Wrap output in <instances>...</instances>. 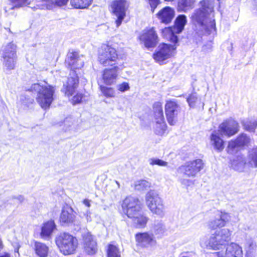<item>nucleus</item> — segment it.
Returning <instances> with one entry per match:
<instances>
[{
  "instance_id": "obj_39",
  "label": "nucleus",
  "mask_w": 257,
  "mask_h": 257,
  "mask_svg": "<svg viewBox=\"0 0 257 257\" xmlns=\"http://www.w3.org/2000/svg\"><path fill=\"white\" fill-rule=\"evenodd\" d=\"M167 128V125L165 121L160 122L156 121L155 127V133L158 135L162 136L165 132Z\"/></svg>"
},
{
  "instance_id": "obj_50",
  "label": "nucleus",
  "mask_w": 257,
  "mask_h": 257,
  "mask_svg": "<svg viewBox=\"0 0 257 257\" xmlns=\"http://www.w3.org/2000/svg\"><path fill=\"white\" fill-rule=\"evenodd\" d=\"M16 198H17L18 200H19L20 201V202H22L24 199V197L21 195H19V196H17V197H16Z\"/></svg>"
},
{
  "instance_id": "obj_9",
  "label": "nucleus",
  "mask_w": 257,
  "mask_h": 257,
  "mask_svg": "<svg viewBox=\"0 0 257 257\" xmlns=\"http://www.w3.org/2000/svg\"><path fill=\"white\" fill-rule=\"evenodd\" d=\"M186 23V17L184 15H180L176 19L173 27L166 28L163 30L162 32L167 33L169 40L176 44L178 41V38L176 34L182 32Z\"/></svg>"
},
{
  "instance_id": "obj_16",
  "label": "nucleus",
  "mask_w": 257,
  "mask_h": 257,
  "mask_svg": "<svg viewBox=\"0 0 257 257\" xmlns=\"http://www.w3.org/2000/svg\"><path fill=\"white\" fill-rule=\"evenodd\" d=\"M239 165V166L234 168L235 170L239 171H241L243 169V167L244 165L252 168H257V147H254L248 151L246 158L240 162Z\"/></svg>"
},
{
  "instance_id": "obj_3",
  "label": "nucleus",
  "mask_w": 257,
  "mask_h": 257,
  "mask_svg": "<svg viewBox=\"0 0 257 257\" xmlns=\"http://www.w3.org/2000/svg\"><path fill=\"white\" fill-rule=\"evenodd\" d=\"M27 90L37 93L36 100L44 109L49 108L54 99L55 88L46 82L33 84Z\"/></svg>"
},
{
  "instance_id": "obj_6",
  "label": "nucleus",
  "mask_w": 257,
  "mask_h": 257,
  "mask_svg": "<svg viewBox=\"0 0 257 257\" xmlns=\"http://www.w3.org/2000/svg\"><path fill=\"white\" fill-rule=\"evenodd\" d=\"M17 46L13 43H10L3 46L1 55L3 59L4 68L7 70H13L17 63Z\"/></svg>"
},
{
  "instance_id": "obj_40",
  "label": "nucleus",
  "mask_w": 257,
  "mask_h": 257,
  "mask_svg": "<svg viewBox=\"0 0 257 257\" xmlns=\"http://www.w3.org/2000/svg\"><path fill=\"white\" fill-rule=\"evenodd\" d=\"M151 183L145 180H141L136 182L135 189L139 191H143L151 187Z\"/></svg>"
},
{
  "instance_id": "obj_36",
  "label": "nucleus",
  "mask_w": 257,
  "mask_h": 257,
  "mask_svg": "<svg viewBox=\"0 0 257 257\" xmlns=\"http://www.w3.org/2000/svg\"><path fill=\"white\" fill-rule=\"evenodd\" d=\"M92 1V0H71L70 3L76 9H85L91 4Z\"/></svg>"
},
{
  "instance_id": "obj_30",
  "label": "nucleus",
  "mask_w": 257,
  "mask_h": 257,
  "mask_svg": "<svg viewBox=\"0 0 257 257\" xmlns=\"http://www.w3.org/2000/svg\"><path fill=\"white\" fill-rule=\"evenodd\" d=\"M55 228L56 225L53 220L44 223L41 228V236L43 238L49 237Z\"/></svg>"
},
{
  "instance_id": "obj_34",
  "label": "nucleus",
  "mask_w": 257,
  "mask_h": 257,
  "mask_svg": "<svg viewBox=\"0 0 257 257\" xmlns=\"http://www.w3.org/2000/svg\"><path fill=\"white\" fill-rule=\"evenodd\" d=\"M154 116L156 121H165L163 115V108L160 102H156L154 104Z\"/></svg>"
},
{
  "instance_id": "obj_2",
  "label": "nucleus",
  "mask_w": 257,
  "mask_h": 257,
  "mask_svg": "<svg viewBox=\"0 0 257 257\" xmlns=\"http://www.w3.org/2000/svg\"><path fill=\"white\" fill-rule=\"evenodd\" d=\"M121 207L123 212L132 219L134 227L142 228L146 226L148 218L144 215L138 198L131 196L126 197L122 202Z\"/></svg>"
},
{
  "instance_id": "obj_38",
  "label": "nucleus",
  "mask_w": 257,
  "mask_h": 257,
  "mask_svg": "<svg viewBox=\"0 0 257 257\" xmlns=\"http://www.w3.org/2000/svg\"><path fill=\"white\" fill-rule=\"evenodd\" d=\"M107 257H120V252L117 246L109 244L107 249Z\"/></svg>"
},
{
  "instance_id": "obj_21",
  "label": "nucleus",
  "mask_w": 257,
  "mask_h": 257,
  "mask_svg": "<svg viewBox=\"0 0 257 257\" xmlns=\"http://www.w3.org/2000/svg\"><path fill=\"white\" fill-rule=\"evenodd\" d=\"M249 141L250 138L246 134H241L236 140H231L228 142L227 147L228 153L233 154L235 148L247 145Z\"/></svg>"
},
{
  "instance_id": "obj_56",
  "label": "nucleus",
  "mask_w": 257,
  "mask_h": 257,
  "mask_svg": "<svg viewBox=\"0 0 257 257\" xmlns=\"http://www.w3.org/2000/svg\"><path fill=\"white\" fill-rule=\"evenodd\" d=\"M165 1H168V2H171V1H173V0H165Z\"/></svg>"
},
{
  "instance_id": "obj_17",
  "label": "nucleus",
  "mask_w": 257,
  "mask_h": 257,
  "mask_svg": "<svg viewBox=\"0 0 257 257\" xmlns=\"http://www.w3.org/2000/svg\"><path fill=\"white\" fill-rule=\"evenodd\" d=\"M230 216L228 213L224 212H218L214 218L210 219L208 226L211 229L223 227L229 221Z\"/></svg>"
},
{
  "instance_id": "obj_53",
  "label": "nucleus",
  "mask_w": 257,
  "mask_h": 257,
  "mask_svg": "<svg viewBox=\"0 0 257 257\" xmlns=\"http://www.w3.org/2000/svg\"><path fill=\"white\" fill-rule=\"evenodd\" d=\"M115 182H116V184L117 185V187H118V188H119V187H120V184H119V183H118V181H115Z\"/></svg>"
},
{
  "instance_id": "obj_29",
  "label": "nucleus",
  "mask_w": 257,
  "mask_h": 257,
  "mask_svg": "<svg viewBox=\"0 0 257 257\" xmlns=\"http://www.w3.org/2000/svg\"><path fill=\"white\" fill-rule=\"evenodd\" d=\"M8 5L5 8L6 12L10 10L20 9L30 5L29 0H8Z\"/></svg>"
},
{
  "instance_id": "obj_11",
  "label": "nucleus",
  "mask_w": 257,
  "mask_h": 257,
  "mask_svg": "<svg viewBox=\"0 0 257 257\" xmlns=\"http://www.w3.org/2000/svg\"><path fill=\"white\" fill-rule=\"evenodd\" d=\"M127 7V2L125 0H115L111 3L112 14L116 18L115 22L117 28L121 24L125 16Z\"/></svg>"
},
{
  "instance_id": "obj_47",
  "label": "nucleus",
  "mask_w": 257,
  "mask_h": 257,
  "mask_svg": "<svg viewBox=\"0 0 257 257\" xmlns=\"http://www.w3.org/2000/svg\"><path fill=\"white\" fill-rule=\"evenodd\" d=\"M180 182L182 184L186 186H185L186 188H188L189 186L193 184V182L192 180L187 179H181Z\"/></svg>"
},
{
  "instance_id": "obj_32",
  "label": "nucleus",
  "mask_w": 257,
  "mask_h": 257,
  "mask_svg": "<svg viewBox=\"0 0 257 257\" xmlns=\"http://www.w3.org/2000/svg\"><path fill=\"white\" fill-rule=\"evenodd\" d=\"M178 171L188 177H195L197 174L196 170L193 168L192 166L189 164V162L179 167Z\"/></svg>"
},
{
  "instance_id": "obj_51",
  "label": "nucleus",
  "mask_w": 257,
  "mask_h": 257,
  "mask_svg": "<svg viewBox=\"0 0 257 257\" xmlns=\"http://www.w3.org/2000/svg\"><path fill=\"white\" fill-rule=\"evenodd\" d=\"M0 257H11L10 254L8 252H5L3 255H0Z\"/></svg>"
},
{
  "instance_id": "obj_48",
  "label": "nucleus",
  "mask_w": 257,
  "mask_h": 257,
  "mask_svg": "<svg viewBox=\"0 0 257 257\" xmlns=\"http://www.w3.org/2000/svg\"><path fill=\"white\" fill-rule=\"evenodd\" d=\"M82 98V95L81 94H77L75 95L72 99V101L74 103H80Z\"/></svg>"
},
{
  "instance_id": "obj_45",
  "label": "nucleus",
  "mask_w": 257,
  "mask_h": 257,
  "mask_svg": "<svg viewBox=\"0 0 257 257\" xmlns=\"http://www.w3.org/2000/svg\"><path fill=\"white\" fill-rule=\"evenodd\" d=\"M118 90L121 92H124L130 89L129 84L127 82H123L121 84L117 85Z\"/></svg>"
},
{
  "instance_id": "obj_14",
  "label": "nucleus",
  "mask_w": 257,
  "mask_h": 257,
  "mask_svg": "<svg viewBox=\"0 0 257 257\" xmlns=\"http://www.w3.org/2000/svg\"><path fill=\"white\" fill-rule=\"evenodd\" d=\"M175 49L174 46L162 44L159 46L158 50L154 54V59L156 62L161 63L169 58L172 55V51Z\"/></svg>"
},
{
  "instance_id": "obj_15",
  "label": "nucleus",
  "mask_w": 257,
  "mask_h": 257,
  "mask_svg": "<svg viewBox=\"0 0 257 257\" xmlns=\"http://www.w3.org/2000/svg\"><path fill=\"white\" fill-rule=\"evenodd\" d=\"M140 40L144 43L145 46L148 48L156 47L159 42L157 34L153 28L145 30L144 33L140 35Z\"/></svg>"
},
{
  "instance_id": "obj_37",
  "label": "nucleus",
  "mask_w": 257,
  "mask_h": 257,
  "mask_svg": "<svg viewBox=\"0 0 257 257\" xmlns=\"http://www.w3.org/2000/svg\"><path fill=\"white\" fill-rule=\"evenodd\" d=\"M187 101L190 107L194 108L196 106V104L200 103L201 98L196 92H193L189 95L187 98Z\"/></svg>"
},
{
  "instance_id": "obj_55",
  "label": "nucleus",
  "mask_w": 257,
  "mask_h": 257,
  "mask_svg": "<svg viewBox=\"0 0 257 257\" xmlns=\"http://www.w3.org/2000/svg\"><path fill=\"white\" fill-rule=\"evenodd\" d=\"M18 250H19V247L15 249V251L18 252Z\"/></svg>"
},
{
  "instance_id": "obj_28",
  "label": "nucleus",
  "mask_w": 257,
  "mask_h": 257,
  "mask_svg": "<svg viewBox=\"0 0 257 257\" xmlns=\"http://www.w3.org/2000/svg\"><path fill=\"white\" fill-rule=\"evenodd\" d=\"M244 248L245 251V257H255L257 255V244L251 238L245 239Z\"/></svg>"
},
{
  "instance_id": "obj_19",
  "label": "nucleus",
  "mask_w": 257,
  "mask_h": 257,
  "mask_svg": "<svg viewBox=\"0 0 257 257\" xmlns=\"http://www.w3.org/2000/svg\"><path fill=\"white\" fill-rule=\"evenodd\" d=\"M65 64L71 71L75 69H78L83 67L84 61L78 56L77 52L69 53L65 60Z\"/></svg>"
},
{
  "instance_id": "obj_52",
  "label": "nucleus",
  "mask_w": 257,
  "mask_h": 257,
  "mask_svg": "<svg viewBox=\"0 0 257 257\" xmlns=\"http://www.w3.org/2000/svg\"><path fill=\"white\" fill-rule=\"evenodd\" d=\"M3 244L1 239L0 238V251L3 248Z\"/></svg>"
},
{
  "instance_id": "obj_4",
  "label": "nucleus",
  "mask_w": 257,
  "mask_h": 257,
  "mask_svg": "<svg viewBox=\"0 0 257 257\" xmlns=\"http://www.w3.org/2000/svg\"><path fill=\"white\" fill-rule=\"evenodd\" d=\"M56 243L65 255L73 253L77 246V239L67 233H62L56 237Z\"/></svg>"
},
{
  "instance_id": "obj_46",
  "label": "nucleus",
  "mask_w": 257,
  "mask_h": 257,
  "mask_svg": "<svg viewBox=\"0 0 257 257\" xmlns=\"http://www.w3.org/2000/svg\"><path fill=\"white\" fill-rule=\"evenodd\" d=\"M152 11L154 12L155 9L160 3V0H149Z\"/></svg>"
},
{
  "instance_id": "obj_44",
  "label": "nucleus",
  "mask_w": 257,
  "mask_h": 257,
  "mask_svg": "<svg viewBox=\"0 0 257 257\" xmlns=\"http://www.w3.org/2000/svg\"><path fill=\"white\" fill-rule=\"evenodd\" d=\"M22 103L27 106H29L30 104L34 102V99L25 95H22L20 98Z\"/></svg>"
},
{
  "instance_id": "obj_33",
  "label": "nucleus",
  "mask_w": 257,
  "mask_h": 257,
  "mask_svg": "<svg viewBox=\"0 0 257 257\" xmlns=\"http://www.w3.org/2000/svg\"><path fill=\"white\" fill-rule=\"evenodd\" d=\"M194 0H179L178 10L180 12H186L194 7Z\"/></svg>"
},
{
  "instance_id": "obj_43",
  "label": "nucleus",
  "mask_w": 257,
  "mask_h": 257,
  "mask_svg": "<svg viewBox=\"0 0 257 257\" xmlns=\"http://www.w3.org/2000/svg\"><path fill=\"white\" fill-rule=\"evenodd\" d=\"M148 161L150 165L152 166L157 165L159 166H167L168 165V163L167 162L157 158H150L149 159Z\"/></svg>"
},
{
  "instance_id": "obj_13",
  "label": "nucleus",
  "mask_w": 257,
  "mask_h": 257,
  "mask_svg": "<svg viewBox=\"0 0 257 257\" xmlns=\"http://www.w3.org/2000/svg\"><path fill=\"white\" fill-rule=\"evenodd\" d=\"M218 132L221 135L231 137L239 131V124L235 120L229 118L221 123L219 126Z\"/></svg>"
},
{
  "instance_id": "obj_20",
  "label": "nucleus",
  "mask_w": 257,
  "mask_h": 257,
  "mask_svg": "<svg viewBox=\"0 0 257 257\" xmlns=\"http://www.w3.org/2000/svg\"><path fill=\"white\" fill-rule=\"evenodd\" d=\"M78 78L76 71L74 70L71 71L66 84L64 85L65 94L67 96L72 95L78 85Z\"/></svg>"
},
{
  "instance_id": "obj_42",
  "label": "nucleus",
  "mask_w": 257,
  "mask_h": 257,
  "mask_svg": "<svg viewBox=\"0 0 257 257\" xmlns=\"http://www.w3.org/2000/svg\"><path fill=\"white\" fill-rule=\"evenodd\" d=\"M100 90L105 96L107 97H114L115 92L112 88L100 86Z\"/></svg>"
},
{
  "instance_id": "obj_35",
  "label": "nucleus",
  "mask_w": 257,
  "mask_h": 257,
  "mask_svg": "<svg viewBox=\"0 0 257 257\" xmlns=\"http://www.w3.org/2000/svg\"><path fill=\"white\" fill-rule=\"evenodd\" d=\"M166 230L165 225L161 221H157L155 222L154 227L152 231L155 235L158 236H161L164 234Z\"/></svg>"
},
{
  "instance_id": "obj_22",
  "label": "nucleus",
  "mask_w": 257,
  "mask_h": 257,
  "mask_svg": "<svg viewBox=\"0 0 257 257\" xmlns=\"http://www.w3.org/2000/svg\"><path fill=\"white\" fill-rule=\"evenodd\" d=\"M84 246L85 251L89 254H93L97 251V244L91 234L87 232L83 235Z\"/></svg>"
},
{
  "instance_id": "obj_10",
  "label": "nucleus",
  "mask_w": 257,
  "mask_h": 257,
  "mask_svg": "<svg viewBox=\"0 0 257 257\" xmlns=\"http://www.w3.org/2000/svg\"><path fill=\"white\" fill-rule=\"evenodd\" d=\"M165 109L168 123L174 125L177 121L178 114L181 112V106L178 101L175 99L167 101Z\"/></svg>"
},
{
  "instance_id": "obj_12",
  "label": "nucleus",
  "mask_w": 257,
  "mask_h": 257,
  "mask_svg": "<svg viewBox=\"0 0 257 257\" xmlns=\"http://www.w3.org/2000/svg\"><path fill=\"white\" fill-rule=\"evenodd\" d=\"M69 0H36V5L32 9L36 11L52 10L56 7H60L67 5Z\"/></svg>"
},
{
  "instance_id": "obj_31",
  "label": "nucleus",
  "mask_w": 257,
  "mask_h": 257,
  "mask_svg": "<svg viewBox=\"0 0 257 257\" xmlns=\"http://www.w3.org/2000/svg\"><path fill=\"white\" fill-rule=\"evenodd\" d=\"M34 248L36 253L39 256H47L48 252V247L45 244L38 241H35Z\"/></svg>"
},
{
  "instance_id": "obj_25",
  "label": "nucleus",
  "mask_w": 257,
  "mask_h": 257,
  "mask_svg": "<svg viewBox=\"0 0 257 257\" xmlns=\"http://www.w3.org/2000/svg\"><path fill=\"white\" fill-rule=\"evenodd\" d=\"M75 218L74 211L71 207L64 208L60 216V221L62 225H67L72 223Z\"/></svg>"
},
{
  "instance_id": "obj_27",
  "label": "nucleus",
  "mask_w": 257,
  "mask_h": 257,
  "mask_svg": "<svg viewBox=\"0 0 257 257\" xmlns=\"http://www.w3.org/2000/svg\"><path fill=\"white\" fill-rule=\"evenodd\" d=\"M220 134L218 132L214 131L210 136V144L217 152L222 151L224 148V142L220 137Z\"/></svg>"
},
{
  "instance_id": "obj_18",
  "label": "nucleus",
  "mask_w": 257,
  "mask_h": 257,
  "mask_svg": "<svg viewBox=\"0 0 257 257\" xmlns=\"http://www.w3.org/2000/svg\"><path fill=\"white\" fill-rule=\"evenodd\" d=\"M216 253L218 257H242V248L233 242L227 246L225 252L221 251Z\"/></svg>"
},
{
  "instance_id": "obj_8",
  "label": "nucleus",
  "mask_w": 257,
  "mask_h": 257,
  "mask_svg": "<svg viewBox=\"0 0 257 257\" xmlns=\"http://www.w3.org/2000/svg\"><path fill=\"white\" fill-rule=\"evenodd\" d=\"M117 59L116 50L110 46L103 45L99 50L98 60L103 66H112L116 64Z\"/></svg>"
},
{
  "instance_id": "obj_26",
  "label": "nucleus",
  "mask_w": 257,
  "mask_h": 257,
  "mask_svg": "<svg viewBox=\"0 0 257 257\" xmlns=\"http://www.w3.org/2000/svg\"><path fill=\"white\" fill-rule=\"evenodd\" d=\"M136 241L142 246L153 245L156 242L154 235L148 232L139 233L136 235Z\"/></svg>"
},
{
  "instance_id": "obj_7",
  "label": "nucleus",
  "mask_w": 257,
  "mask_h": 257,
  "mask_svg": "<svg viewBox=\"0 0 257 257\" xmlns=\"http://www.w3.org/2000/svg\"><path fill=\"white\" fill-rule=\"evenodd\" d=\"M146 205L151 212L160 216L165 214V206L162 199L154 190L149 191L146 195Z\"/></svg>"
},
{
  "instance_id": "obj_1",
  "label": "nucleus",
  "mask_w": 257,
  "mask_h": 257,
  "mask_svg": "<svg viewBox=\"0 0 257 257\" xmlns=\"http://www.w3.org/2000/svg\"><path fill=\"white\" fill-rule=\"evenodd\" d=\"M213 0H204L201 2V7L196 10L191 18L193 22L202 27L206 35L213 34L216 31L213 17Z\"/></svg>"
},
{
  "instance_id": "obj_24",
  "label": "nucleus",
  "mask_w": 257,
  "mask_h": 257,
  "mask_svg": "<svg viewBox=\"0 0 257 257\" xmlns=\"http://www.w3.org/2000/svg\"><path fill=\"white\" fill-rule=\"evenodd\" d=\"M157 16L161 23L167 24L170 23L174 18L175 11L171 8L166 7L159 12Z\"/></svg>"
},
{
  "instance_id": "obj_5",
  "label": "nucleus",
  "mask_w": 257,
  "mask_h": 257,
  "mask_svg": "<svg viewBox=\"0 0 257 257\" xmlns=\"http://www.w3.org/2000/svg\"><path fill=\"white\" fill-rule=\"evenodd\" d=\"M231 231L224 228L216 230L210 236L208 245L213 249H219L225 246L230 239Z\"/></svg>"
},
{
  "instance_id": "obj_57",
  "label": "nucleus",
  "mask_w": 257,
  "mask_h": 257,
  "mask_svg": "<svg viewBox=\"0 0 257 257\" xmlns=\"http://www.w3.org/2000/svg\"><path fill=\"white\" fill-rule=\"evenodd\" d=\"M236 164V162L235 161H233V165H235Z\"/></svg>"
},
{
  "instance_id": "obj_49",
  "label": "nucleus",
  "mask_w": 257,
  "mask_h": 257,
  "mask_svg": "<svg viewBox=\"0 0 257 257\" xmlns=\"http://www.w3.org/2000/svg\"><path fill=\"white\" fill-rule=\"evenodd\" d=\"M83 203L87 207H90V200L87 199H84Z\"/></svg>"
},
{
  "instance_id": "obj_41",
  "label": "nucleus",
  "mask_w": 257,
  "mask_h": 257,
  "mask_svg": "<svg viewBox=\"0 0 257 257\" xmlns=\"http://www.w3.org/2000/svg\"><path fill=\"white\" fill-rule=\"evenodd\" d=\"M189 163L190 165L192 166L194 169L196 170L197 174L204 167V163L202 160L200 159L189 162Z\"/></svg>"
},
{
  "instance_id": "obj_23",
  "label": "nucleus",
  "mask_w": 257,
  "mask_h": 257,
  "mask_svg": "<svg viewBox=\"0 0 257 257\" xmlns=\"http://www.w3.org/2000/svg\"><path fill=\"white\" fill-rule=\"evenodd\" d=\"M118 69V66H115L112 68H106L103 70L102 78L106 84L111 85L115 82Z\"/></svg>"
},
{
  "instance_id": "obj_54",
  "label": "nucleus",
  "mask_w": 257,
  "mask_h": 257,
  "mask_svg": "<svg viewBox=\"0 0 257 257\" xmlns=\"http://www.w3.org/2000/svg\"><path fill=\"white\" fill-rule=\"evenodd\" d=\"M255 8H256V9L257 10V0H255Z\"/></svg>"
}]
</instances>
